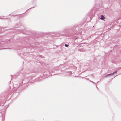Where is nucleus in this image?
<instances>
[{
    "label": "nucleus",
    "mask_w": 121,
    "mask_h": 121,
    "mask_svg": "<svg viewBox=\"0 0 121 121\" xmlns=\"http://www.w3.org/2000/svg\"><path fill=\"white\" fill-rule=\"evenodd\" d=\"M22 83V81L21 82V83H20V84H19V85L20 86L21 85V84Z\"/></svg>",
    "instance_id": "423d86ee"
},
{
    "label": "nucleus",
    "mask_w": 121,
    "mask_h": 121,
    "mask_svg": "<svg viewBox=\"0 0 121 121\" xmlns=\"http://www.w3.org/2000/svg\"><path fill=\"white\" fill-rule=\"evenodd\" d=\"M11 78H12V75H11Z\"/></svg>",
    "instance_id": "9d476101"
},
{
    "label": "nucleus",
    "mask_w": 121,
    "mask_h": 121,
    "mask_svg": "<svg viewBox=\"0 0 121 121\" xmlns=\"http://www.w3.org/2000/svg\"><path fill=\"white\" fill-rule=\"evenodd\" d=\"M117 72V71H115V72H114V76H115L114 74H115V73H116Z\"/></svg>",
    "instance_id": "7ed1b4c3"
},
{
    "label": "nucleus",
    "mask_w": 121,
    "mask_h": 121,
    "mask_svg": "<svg viewBox=\"0 0 121 121\" xmlns=\"http://www.w3.org/2000/svg\"><path fill=\"white\" fill-rule=\"evenodd\" d=\"M41 80V79H39L38 80H37V81H40V80Z\"/></svg>",
    "instance_id": "0eeeda50"
},
{
    "label": "nucleus",
    "mask_w": 121,
    "mask_h": 121,
    "mask_svg": "<svg viewBox=\"0 0 121 121\" xmlns=\"http://www.w3.org/2000/svg\"><path fill=\"white\" fill-rule=\"evenodd\" d=\"M21 32H22V31H21Z\"/></svg>",
    "instance_id": "f8f14e48"
},
{
    "label": "nucleus",
    "mask_w": 121,
    "mask_h": 121,
    "mask_svg": "<svg viewBox=\"0 0 121 121\" xmlns=\"http://www.w3.org/2000/svg\"><path fill=\"white\" fill-rule=\"evenodd\" d=\"M96 87H97V89H98L97 87V86H96Z\"/></svg>",
    "instance_id": "6e6552de"
},
{
    "label": "nucleus",
    "mask_w": 121,
    "mask_h": 121,
    "mask_svg": "<svg viewBox=\"0 0 121 121\" xmlns=\"http://www.w3.org/2000/svg\"><path fill=\"white\" fill-rule=\"evenodd\" d=\"M1 19H4V18H1Z\"/></svg>",
    "instance_id": "1a4fd4ad"
},
{
    "label": "nucleus",
    "mask_w": 121,
    "mask_h": 121,
    "mask_svg": "<svg viewBox=\"0 0 121 121\" xmlns=\"http://www.w3.org/2000/svg\"><path fill=\"white\" fill-rule=\"evenodd\" d=\"M100 19L103 20L104 19L105 17L103 15H101V16L100 17Z\"/></svg>",
    "instance_id": "f03ea898"
},
{
    "label": "nucleus",
    "mask_w": 121,
    "mask_h": 121,
    "mask_svg": "<svg viewBox=\"0 0 121 121\" xmlns=\"http://www.w3.org/2000/svg\"><path fill=\"white\" fill-rule=\"evenodd\" d=\"M68 46V45L67 44H65V46L66 47H67Z\"/></svg>",
    "instance_id": "20e7f679"
},
{
    "label": "nucleus",
    "mask_w": 121,
    "mask_h": 121,
    "mask_svg": "<svg viewBox=\"0 0 121 121\" xmlns=\"http://www.w3.org/2000/svg\"><path fill=\"white\" fill-rule=\"evenodd\" d=\"M113 72L112 73H110L107 74V75H105V76L106 77H107L108 76H113Z\"/></svg>",
    "instance_id": "f257e3e1"
},
{
    "label": "nucleus",
    "mask_w": 121,
    "mask_h": 121,
    "mask_svg": "<svg viewBox=\"0 0 121 121\" xmlns=\"http://www.w3.org/2000/svg\"><path fill=\"white\" fill-rule=\"evenodd\" d=\"M90 81L91 82H92V83H94V84H95V83H94L93 82V81H91V80H90Z\"/></svg>",
    "instance_id": "39448f33"
},
{
    "label": "nucleus",
    "mask_w": 121,
    "mask_h": 121,
    "mask_svg": "<svg viewBox=\"0 0 121 121\" xmlns=\"http://www.w3.org/2000/svg\"><path fill=\"white\" fill-rule=\"evenodd\" d=\"M87 79L88 80H89V79Z\"/></svg>",
    "instance_id": "9b49d317"
}]
</instances>
